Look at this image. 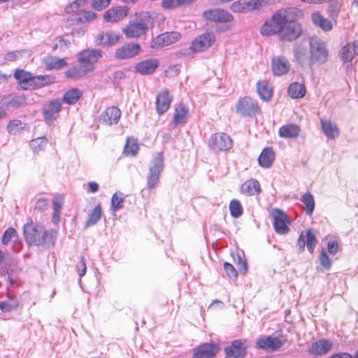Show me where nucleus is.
I'll list each match as a JSON object with an SVG mask.
<instances>
[{"label": "nucleus", "instance_id": "nucleus-1", "mask_svg": "<svg viewBox=\"0 0 358 358\" xmlns=\"http://www.w3.org/2000/svg\"><path fill=\"white\" fill-rule=\"evenodd\" d=\"M298 11L294 8H287L275 11L261 27L260 32L264 36H278L284 26L292 19Z\"/></svg>", "mask_w": 358, "mask_h": 358}, {"label": "nucleus", "instance_id": "nucleus-2", "mask_svg": "<svg viewBox=\"0 0 358 358\" xmlns=\"http://www.w3.org/2000/svg\"><path fill=\"white\" fill-rule=\"evenodd\" d=\"M152 24L150 15L148 13H143L130 21L123 29V33L129 38H139L146 34Z\"/></svg>", "mask_w": 358, "mask_h": 358}, {"label": "nucleus", "instance_id": "nucleus-3", "mask_svg": "<svg viewBox=\"0 0 358 358\" xmlns=\"http://www.w3.org/2000/svg\"><path fill=\"white\" fill-rule=\"evenodd\" d=\"M24 235L29 245H41L49 241L50 234L42 226L27 223L24 226Z\"/></svg>", "mask_w": 358, "mask_h": 358}, {"label": "nucleus", "instance_id": "nucleus-4", "mask_svg": "<svg viewBox=\"0 0 358 358\" xmlns=\"http://www.w3.org/2000/svg\"><path fill=\"white\" fill-rule=\"evenodd\" d=\"M311 65L325 64L329 58L327 44L317 38H310L309 41Z\"/></svg>", "mask_w": 358, "mask_h": 358}, {"label": "nucleus", "instance_id": "nucleus-5", "mask_svg": "<svg viewBox=\"0 0 358 358\" xmlns=\"http://www.w3.org/2000/svg\"><path fill=\"white\" fill-rule=\"evenodd\" d=\"M103 57V52L97 49H86L79 52L77 61L85 70L89 73L96 68V64Z\"/></svg>", "mask_w": 358, "mask_h": 358}, {"label": "nucleus", "instance_id": "nucleus-6", "mask_svg": "<svg viewBox=\"0 0 358 358\" xmlns=\"http://www.w3.org/2000/svg\"><path fill=\"white\" fill-rule=\"evenodd\" d=\"M294 15L292 19L282 28L278 36L280 41H293L296 40L302 34V27L299 23L294 22Z\"/></svg>", "mask_w": 358, "mask_h": 358}, {"label": "nucleus", "instance_id": "nucleus-7", "mask_svg": "<svg viewBox=\"0 0 358 358\" xmlns=\"http://www.w3.org/2000/svg\"><path fill=\"white\" fill-rule=\"evenodd\" d=\"M259 111L257 101L245 96L241 99L236 103V113L242 117H251Z\"/></svg>", "mask_w": 358, "mask_h": 358}, {"label": "nucleus", "instance_id": "nucleus-8", "mask_svg": "<svg viewBox=\"0 0 358 358\" xmlns=\"http://www.w3.org/2000/svg\"><path fill=\"white\" fill-rule=\"evenodd\" d=\"M273 220V227L275 231L279 234H286L289 229L287 224L289 223V219L287 214L280 209H273L271 213Z\"/></svg>", "mask_w": 358, "mask_h": 358}, {"label": "nucleus", "instance_id": "nucleus-9", "mask_svg": "<svg viewBox=\"0 0 358 358\" xmlns=\"http://www.w3.org/2000/svg\"><path fill=\"white\" fill-rule=\"evenodd\" d=\"M247 341L243 339L234 340L231 344L224 348L227 357L231 358H243L247 355Z\"/></svg>", "mask_w": 358, "mask_h": 358}, {"label": "nucleus", "instance_id": "nucleus-10", "mask_svg": "<svg viewBox=\"0 0 358 358\" xmlns=\"http://www.w3.org/2000/svg\"><path fill=\"white\" fill-rule=\"evenodd\" d=\"M209 146L214 150H227L231 148L232 140L225 133L215 134L211 136Z\"/></svg>", "mask_w": 358, "mask_h": 358}, {"label": "nucleus", "instance_id": "nucleus-11", "mask_svg": "<svg viewBox=\"0 0 358 358\" xmlns=\"http://www.w3.org/2000/svg\"><path fill=\"white\" fill-rule=\"evenodd\" d=\"M180 34L178 31H171L162 34L155 37L152 43L151 48L155 49L162 48L169 45L180 38Z\"/></svg>", "mask_w": 358, "mask_h": 358}, {"label": "nucleus", "instance_id": "nucleus-12", "mask_svg": "<svg viewBox=\"0 0 358 358\" xmlns=\"http://www.w3.org/2000/svg\"><path fill=\"white\" fill-rule=\"evenodd\" d=\"M203 16L210 21L220 23L231 22L234 20L233 15L229 11L221 8L206 10Z\"/></svg>", "mask_w": 358, "mask_h": 358}, {"label": "nucleus", "instance_id": "nucleus-13", "mask_svg": "<svg viewBox=\"0 0 358 358\" xmlns=\"http://www.w3.org/2000/svg\"><path fill=\"white\" fill-rule=\"evenodd\" d=\"M215 41V37L213 33H206L192 41L191 48L195 52H202L211 47Z\"/></svg>", "mask_w": 358, "mask_h": 358}, {"label": "nucleus", "instance_id": "nucleus-14", "mask_svg": "<svg viewBox=\"0 0 358 358\" xmlns=\"http://www.w3.org/2000/svg\"><path fill=\"white\" fill-rule=\"evenodd\" d=\"M264 0H238L231 3L230 8L234 13H247L262 6Z\"/></svg>", "mask_w": 358, "mask_h": 358}, {"label": "nucleus", "instance_id": "nucleus-15", "mask_svg": "<svg viewBox=\"0 0 358 358\" xmlns=\"http://www.w3.org/2000/svg\"><path fill=\"white\" fill-rule=\"evenodd\" d=\"M141 48L138 43H129L115 50V56L119 59H129L138 55Z\"/></svg>", "mask_w": 358, "mask_h": 358}, {"label": "nucleus", "instance_id": "nucleus-16", "mask_svg": "<svg viewBox=\"0 0 358 358\" xmlns=\"http://www.w3.org/2000/svg\"><path fill=\"white\" fill-rule=\"evenodd\" d=\"M218 350L217 344L205 343L195 349L192 358H215Z\"/></svg>", "mask_w": 358, "mask_h": 358}, {"label": "nucleus", "instance_id": "nucleus-17", "mask_svg": "<svg viewBox=\"0 0 358 358\" xmlns=\"http://www.w3.org/2000/svg\"><path fill=\"white\" fill-rule=\"evenodd\" d=\"M316 234L313 229L306 231V236L301 234L297 241V246L300 251H303L306 245L308 250L313 253L317 244Z\"/></svg>", "mask_w": 358, "mask_h": 358}, {"label": "nucleus", "instance_id": "nucleus-18", "mask_svg": "<svg viewBox=\"0 0 358 358\" xmlns=\"http://www.w3.org/2000/svg\"><path fill=\"white\" fill-rule=\"evenodd\" d=\"M127 6H116L106 10L103 18L107 22H117L124 18L128 14Z\"/></svg>", "mask_w": 358, "mask_h": 358}, {"label": "nucleus", "instance_id": "nucleus-19", "mask_svg": "<svg viewBox=\"0 0 358 358\" xmlns=\"http://www.w3.org/2000/svg\"><path fill=\"white\" fill-rule=\"evenodd\" d=\"M290 66L289 62L282 56L275 57L271 61L272 71L275 76H280L287 73Z\"/></svg>", "mask_w": 358, "mask_h": 358}, {"label": "nucleus", "instance_id": "nucleus-20", "mask_svg": "<svg viewBox=\"0 0 358 358\" xmlns=\"http://www.w3.org/2000/svg\"><path fill=\"white\" fill-rule=\"evenodd\" d=\"M173 96L166 90L160 92L156 98V110L159 115H162L166 112L172 102Z\"/></svg>", "mask_w": 358, "mask_h": 358}, {"label": "nucleus", "instance_id": "nucleus-21", "mask_svg": "<svg viewBox=\"0 0 358 358\" xmlns=\"http://www.w3.org/2000/svg\"><path fill=\"white\" fill-rule=\"evenodd\" d=\"M283 343L277 338L271 336L257 339L256 346L259 349L267 351H275L280 349Z\"/></svg>", "mask_w": 358, "mask_h": 358}, {"label": "nucleus", "instance_id": "nucleus-22", "mask_svg": "<svg viewBox=\"0 0 358 358\" xmlns=\"http://www.w3.org/2000/svg\"><path fill=\"white\" fill-rule=\"evenodd\" d=\"M338 55L344 63L351 62L358 55V40L345 45L339 50Z\"/></svg>", "mask_w": 358, "mask_h": 358}, {"label": "nucleus", "instance_id": "nucleus-23", "mask_svg": "<svg viewBox=\"0 0 358 358\" xmlns=\"http://www.w3.org/2000/svg\"><path fill=\"white\" fill-rule=\"evenodd\" d=\"M159 62L156 59H147L138 62L135 65V72L141 75L152 73L158 67Z\"/></svg>", "mask_w": 358, "mask_h": 358}, {"label": "nucleus", "instance_id": "nucleus-24", "mask_svg": "<svg viewBox=\"0 0 358 358\" xmlns=\"http://www.w3.org/2000/svg\"><path fill=\"white\" fill-rule=\"evenodd\" d=\"M121 116L120 110L115 106L106 108L101 115V119L107 125L116 124Z\"/></svg>", "mask_w": 358, "mask_h": 358}, {"label": "nucleus", "instance_id": "nucleus-25", "mask_svg": "<svg viewBox=\"0 0 358 358\" xmlns=\"http://www.w3.org/2000/svg\"><path fill=\"white\" fill-rule=\"evenodd\" d=\"M120 36L112 31H107L99 33L96 37V42L102 46H110L117 43Z\"/></svg>", "mask_w": 358, "mask_h": 358}, {"label": "nucleus", "instance_id": "nucleus-26", "mask_svg": "<svg viewBox=\"0 0 358 358\" xmlns=\"http://www.w3.org/2000/svg\"><path fill=\"white\" fill-rule=\"evenodd\" d=\"M62 103L59 99H52L43 108V115L47 121L51 122L55 119L57 115L61 110Z\"/></svg>", "mask_w": 358, "mask_h": 358}, {"label": "nucleus", "instance_id": "nucleus-27", "mask_svg": "<svg viewBox=\"0 0 358 358\" xmlns=\"http://www.w3.org/2000/svg\"><path fill=\"white\" fill-rule=\"evenodd\" d=\"M301 128L296 124H286L279 128L278 135L284 138H296L299 136Z\"/></svg>", "mask_w": 358, "mask_h": 358}, {"label": "nucleus", "instance_id": "nucleus-28", "mask_svg": "<svg viewBox=\"0 0 358 358\" xmlns=\"http://www.w3.org/2000/svg\"><path fill=\"white\" fill-rule=\"evenodd\" d=\"M294 59L302 67L311 66L310 56L308 57L307 50L305 47L296 45L294 48Z\"/></svg>", "mask_w": 358, "mask_h": 358}, {"label": "nucleus", "instance_id": "nucleus-29", "mask_svg": "<svg viewBox=\"0 0 358 358\" xmlns=\"http://www.w3.org/2000/svg\"><path fill=\"white\" fill-rule=\"evenodd\" d=\"M275 154L274 150L271 147H267L263 149L259 159V164L264 168H269L273 164L275 159Z\"/></svg>", "mask_w": 358, "mask_h": 358}, {"label": "nucleus", "instance_id": "nucleus-30", "mask_svg": "<svg viewBox=\"0 0 358 358\" xmlns=\"http://www.w3.org/2000/svg\"><path fill=\"white\" fill-rule=\"evenodd\" d=\"M321 127L324 135L330 139H335L339 136V129L337 125L329 120L321 119Z\"/></svg>", "mask_w": 358, "mask_h": 358}, {"label": "nucleus", "instance_id": "nucleus-31", "mask_svg": "<svg viewBox=\"0 0 358 358\" xmlns=\"http://www.w3.org/2000/svg\"><path fill=\"white\" fill-rule=\"evenodd\" d=\"M332 343L329 340L322 339L313 343L310 352L313 355H322L331 350Z\"/></svg>", "mask_w": 358, "mask_h": 358}, {"label": "nucleus", "instance_id": "nucleus-32", "mask_svg": "<svg viewBox=\"0 0 358 358\" xmlns=\"http://www.w3.org/2000/svg\"><path fill=\"white\" fill-rule=\"evenodd\" d=\"M188 117V108L182 103L177 105L173 117V122L176 125L183 124Z\"/></svg>", "mask_w": 358, "mask_h": 358}, {"label": "nucleus", "instance_id": "nucleus-33", "mask_svg": "<svg viewBox=\"0 0 358 358\" xmlns=\"http://www.w3.org/2000/svg\"><path fill=\"white\" fill-rule=\"evenodd\" d=\"M261 191L259 182L255 179H250L245 181L241 188V192L247 195H255L259 194Z\"/></svg>", "mask_w": 358, "mask_h": 358}, {"label": "nucleus", "instance_id": "nucleus-34", "mask_svg": "<svg viewBox=\"0 0 358 358\" xmlns=\"http://www.w3.org/2000/svg\"><path fill=\"white\" fill-rule=\"evenodd\" d=\"M257 88L261 99L264 101L270 100L273 94V90L267 80L259 81L257 84Z\"/></svg>", "mask_w": 358, "mask_h": 358}, {"label": "nucleus", "instance_id": "nucleus-35", "mask_svg": "<svg viewBox=\"0 0 358 358\" xmlns=\"http://www.w3.org/2000/svg\"><path fill=\"white\" fill-rule=\"evenodd\" d=\"M43 63L46 69H60L67 65L64 59L58 58L57 57L50 56L43 59Z\"/></svg>", "mask_w": 358, "mask_h": 358}, {"label": "nucleus", "instance_id": "nucleus-36", "mask_svg": "<svg viewBox=\"0 0 358 358\" xmlns=\"http://www.w3.org/2000/svg\"><path fill=\"white\" fill-rule=\"evenodd\" d=\"M311 19L314 24L320 27L324 31H330L332 29L331 22L324 17L320 13L315 12L311 15Z\"/></svg>", "mask_w": 358, "mask_h": 358}, {"label": "nucleus", "instance_id": "nucleus-37", "mask_svg": "<svg viewBox=\"0 0 358 358\" xmlns=\"http://www.w3.org/2000/svg\"><path fill=\"white\" fill-rule=\"evenodd\" d=\"M288 94L292 99L302 98L306 94V87L301 83H293L288 88Z\"/></svg>", "mask_w": 358, "mask_h": 358}, {"label": "nucleus", "instance_id": "nucleus-38", "mask_svg": "<svg viewBox=\"0 0 358 358\" xmlns=\"http://www.w3.org/2000/svg\"><path fill=\"white\" fill-rule=\"evenodd\" d=\"M54 77L50 76H32L31 80V86H33L34 88H40L50 85L54 83Z\"/></svg>", "mask_w": 358, "mask_h": 358}, {"label": "nucleus", "instance_id": "nucleus-39", "mask_svg": "<svg viewBox=\"0 0 358 358\" xmlns=\"http://www.w3.org/2000/svg\"><path fill=\"white\" fill-rule=\"evenodd\" d=\"M82 94V92L78 88H72L64 94L63 101L69 105L75 104L80 98Z\"/></svg>", "mask_w": 358, "mask_h": 358}, {"label": "nucleus", "instance_id": "nucleus-40", "mask_svg": "<svg viewBox=\"0 0 358 358\" xmlns=\"http://www.w3.org/2000/svg\"><path fill=\"white\" fill-rule=\"evenodd\" d=\"M88 74L85 69L79 64V66H73L66 71V77L73 79H79Z\"/></svg>", "mask_w": 358, "mask_h": 358}, {"label": "nucleus", "instance_id": "nucleus-41", "mask_svg": "<svg viewBox=\"0 0 358 358\" xmlns=\"http://www.w3.org/2000/svg\"><path fill=\"white\" fill-rule=\"evenodd\" d=\"M138 149L137 140L133 138H128L123 152L125 155L134 157L137 154Z\"/></svg>", "mask_w": 358, "mask_h": 358}, {"label": "nucleus", "instance_id": "nucleus-42", "mask_svg": "<svg viewBox=\"0 0 358 358\" xmlns=\"http://www.w3.org/2000/svg\"><path fill=\"white\" fill-rule=\"evenodd\" d=\"M164 167L163 155L162 153H158L157 156L152 159L149 171L161 174L164 170Z\"/></svg>", "mask_w": 358, "mask_h": 358}, {"label": "nucleus", "instance_id": "nucleus-43", "mask_svg": "<svg viewBox=\"0 0 358 358\" xmlns=\"http://www.w3.org/2000/svg\"><path fill=\"white\" fill-rule=\"evenodd\" d=\"M301 201L306 206L305 210L306 214L311 215L315 208V200L313 196L309 192L306 193L302 196Z\"/></svg>", "mask_w": 358, "mask_h": 358}, {"label": "nucleus", "instance_id": "nucleus-44", "mask_svg": "<svg viewBox=\"0 0 358 358\" xmlns=\"http://www.w3.org/2000/svg\"><path fill=\"white\" fill-rule=\"evenodd\" d=\"M101 217V206L98 204L94 207L93 210L89 215V218L86 222V227H90L96 224Z\"/></svg>", "mask_w": 358, "mask_h": 358}, {"label": "nucleus", "instance_id": "nucleus-45", "mask_svg": "<svg viewBox=\"0 0 358 358\" xmlns=\"http://www.w3.org/2000/svg\"><path fill=\"white\" fill-rule=\"evenodd\" d=\"M86 0H76L65 8V12L67 13H76L79 15L82 11V8L85 6Z\"/></svg>", "mask_w": 358, "mask_h": 358}, {"label": "nucleus", "instance_id": "nucleus-46", "mask_svg": "<svg viewBox=\"0 0 358 358\" xmlns=\"http://www.w3.org/2000/svg\"><path fill=\"white\" fill-rule=\"evenodd\" d=\"M14 78L22 83H28L31 85L32 76L30 73L22 69H17L14 73Z\"/></svg>", "mask_w": 358, "mask_h": 358}, {"label": "nucleus", "instance_id": "nucleus-47", "mask_svg": "<svg viewBox=\"0 0 358 358\" xmlns=\"http://www.w3.org/2000/svg\"><path fill=\"white\" fill-rule=\"evenodd\" d=\"M124 202L122 193H115L111 199L110 210L113 212L117 211L122 208V204Z\"/></svg>", "mask_w": 358, "mask_h": 358}, {"label": "nucleus", "instance_id": "nucleus-48", "mask_svg": "<svg viewBox=\"0 0 358 358\" xmlns=\"http://www.w3.org/2000/svg\"><path fill=\"white\" fill-rule=\"evenodd\" d=\"M230 213L232 217H238L243 214V208L239 201L233 199L229 204Z\"/></svg>", "mask_w": 358, "mask_h": 358}, {"label": "nucleus", "instance_id": "nucleus-49", "mask_svg": "<svg viewBox=\"0 0 358 358\" xmlns=\"http://www.w3.org/2000/svg\"><path fill=\"white\" fill-rule=\"evenodd\" d=\"M22 125V123L20 120H14L9 122L7 126V130L9 134L16 135L20 133V131L22 130L23 127Z\"/></svg>", "mask_w": 358, "mask_h": 358}, {"label": "nucleus", "instance_id": "nucleus-50", "mask_svg": "<svg viewBox=\"0 0 358 358\" xmlns=\"http://www.w3.org/2000/svg\"><path fill=\"white\" fill-rule=\"evenodd\" d=\"M78 20L82 23L92 21L96 17V14L92 11L82 10L79 13Z\"/></svg>", "mask_w": 358, "mask_h": 358}, {"label": "nucleus", "instance_id": "nucleus-51", "mask_svg": "<svg viewBox=\"0 0 358 358\" xmlns=\"http://www.w3.org/2000/svg\"><path fill=\"white\" fill-rule=\"evenodd\" d=\"M160 173L151 172L149 171L147 178V185L149 189H153L156 187L159 180Z\"/></svg>", "mask_w": 358, "mask_h": 358}, {"label": "nucleus", "instance_id": "nucleus-52", "mask_svg": "<svg viewBox=\"0 0 358 358\" xmlns=\"http://www.w3.org/2000/svg\"><path fill=\"white\" fill-rule=\"evenodd\" d=\"M47 144V140L45 138H37L35 140L31 141V146L33 148L34 152H37L38 151L44 149Z\"/></svg>", "mask_w": 358, "mask_h": 358}, {"label": "nucleus", "instance_id": "nucleus-53", "mask_svg": "<svg viewBox=\"0 0 358 358\" xmlns=\"http://www.w3.org/2000/svg\"><path fill=\"white\" fill-rule=\"evenodd\" d=\"M17 302L14 300H8L0 302V309L3 312H9L13 309H15L17 307Z\"/></svg>", "mask_w": 358, "mask_h": 358}, {"label": "nucleus", "instance_id": "nucleus-54", "mask_svg": "<svg viewBox=\"0 0 358 358\" xmlns=\"http://www.w3.org/2000/svg\"><path fill=\"white\" fill-rule=\"evenodd\" d=\"M17 237V232L15 230V229L10 227L7 230L5 231L3 236H2V243L3 245H7L10 240L14 238Z\"/></svg>", "mask_w": 358, "mask_h": 358}, {"label": "nucleus", "instance_id": "nucleus-55", "mask_svg": "<svg viewBox=\"0 0 358 358\" xmlns=\"http://www.w3.org/2000/svg\"><path fill=\"white\" fill-rule=\"evenodd\" d=\"M70 44L71 43L69 41L66 40L64 38L59 37L53 46V49L64 51L69 47Z\"/></svg>", "mask_w": 358, "mask_h": 358}, {"label": "nucleus", "instance_id": "nucleus-56", "mask_svg": "<svg viewBox=\"0 0 358 358\" xmlns=\"http://www.w3.org/2000/svg\"><path fill=\"white\" fill-rule=\"evenodd\" d=\"M48 203L47 199L40 197L38 198L35 203L34 210L43 213L48 209Z\"/></svg>", "mask_w": 358, "mask_h": 358}, {"label": "nucleus", "instance_id": "nucleus-57", "mask_svg": "<svg viewBox=\"0 0 358 358\" xmlns=\"http://www.w3.org/2000/svg\"><path fill=\"white\" fill-rule=\"evenodd\" d=\"M320 260L322 266L325 268H329L331 264V259L327 255V252L324 248L322 249L320 255Z\"/></svg>", "mask_w": 358, "mask_h": 358}, {"label": "nucleus", "instance_id": "nucleus-58", "mask_svg": "<svg viewBox=\"0 0 358 358\" xmlns=\"http://www.w3.org/2000/svg\"><path fill=\"white\" fill-rule=\"evenodd\" d=\"M25 101V98L23 96H15L11 98L10 101L6 103L7 106L17 108L21 106Z\"/></svg>", "mask_w": 358, "mask_h": 358}, {"label": "nucleus", "instance_id": "nucleus-59", "mask_svg": "<svg viewBox=\"0 0 358 358\" xmlns=\"http://www.w3.org/2000/svg\"><path fill=\"white\" fill-rule=\"evenodd\" d=\"M110 1L111 0H93L92 6L94 9L101 10L106 8Z\"/></svg>", "mask_w": 358, "mask_h": 358}, {"label": "nucleus", "instance_id": "nucleus-60", "mask_svg": "<svg viewBox=\"0 0 358 358\" xmlns=\"http://www.w3.org/2000/svg\"><path fill=\"white\" fill-rule=\"evenodd\" d=\"M224 268L230 278H236L237 277V271L232 264L226 262L224 264Z\"/></svg>", "mask_w": 358, "mask_h": 358}, {"label": "nucleus", "instance_id": "nucleus-61", "mask_svg": "<svg viewBox=\"0 0 358 358\" xmlns=\"http://www.w3.org/2000/svg\"><path fill=\"white\" fill-rule=\"evenodd\" d=\"M76 268L80 277H82L85 274L87 266L83 257H80V261L76 265Z\"/></svg>", "mask_w": 358, "mask_h": 358}, {"label": "nucleus", "instance_id": "nucleus-62", "mask_svg": "<svg viewBox=\"0 0 358 358\" xmlns=\"http://www.w3.org/2000/svg\"><path fill=\"white\" fill-rule=\"evenodd\" d=\"M237 266L241 273H245L247 271L246 260L243 259L241 255H238L237 259H235Z\"/></svg>", "mask_w": 358, "mask_h": 358}, {"label": "nucleus", "instance_id": "nucleus-63", "mask_svg": "<svg viewBox=\"0 0 358 358\" xmlns=\"http://www.w3.org/2000/svg\"><path fill=\"white\" fill-rule=\"evenodd\" d=\"M179 1L180 0H163L162 6L166 9L176 8L180 6Z\"/></svg>", "mask_w": 358, "mask_h": 358}, {"label": "nucleus", "instance_id": "nucleus-64", "mask_svg": "<svg viewBox=\"0 0 358 358\" xmlns=\"http://www.w3.org/2000/svg\"><path fill=\"white\" fill-rule=\"evenodd\" d=\"M327 249L330 254L335 255L338 250L337 242L335 241H329L327 244Z\"/></svg>", "mask_w": 358, "mask_h": 358}]
</instances>
